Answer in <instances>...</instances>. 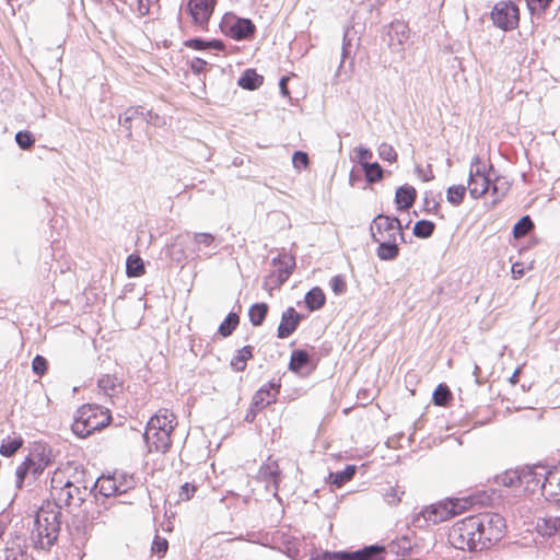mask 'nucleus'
Here are the masks:
<instances>
[{"label": "nucleus", "mask_w": 560, "mask_h": 560, "mask_svg": "<svg viewBox=\"0 0 560 560\" xmlns=\"http://www.w3.org/2000/svg\"><path fill=\"white\" fill-rule=\"evenodd\" d=\"M500 497L497 490L491 489L476 490L462 498H446L420 511V513L413 517L412 523L417 527L430 524L436 525L477 505H492Z\"/></svg>", "instance_id": "1"}, {"label": "nucleus", "mask_w": 560, "mask_h": 560, "mask_svg": "<svg viewBox=\"0 0 560 560\" xmlns=\"http://www.w3.org/2000/svg\"><path fill=\"white\" fill-rule=\"evenodd\" d=\"M61 511L51 502L42 504L35 513L30 538L36 548L48 549L58 539L61 529Z\"/></svg>", "instance_id": "2"}, {"label": "nucleus", "mask_w": 560, "mask_h": 560, "mask_svg": "<svg viewBox=\"0 0 560 560\" xmlns=\"http://www.w3.org/2000/svg\"><path fill=\"white\" fill-rule=\"evenodd\" d=\"M110 420L109 409L97 404H84L77 409L71 430L78 438L85 439L107 427Z\"/></svg>", "instance_id": "3"}, {"label": "nucleus", "mask_w": 560, "mask_h": 560, "mask_svg": "<svg viewBox=\"0 0 560 560\" xmlns=\"http://www.w3.org/2000/svg\"><path fill=\"white\" fill-rule=\"evenodd\" d=\"M479 527H482L481 521L474 515L458 521L448 532L450 544L459 550L477 551L480 547Z\"/></svg>", "instance_id": "4"}, {"label": "nucleus", "mask_w": 560, "mask_h": 560, "mask_svg": "<svg viewBox=\"0 0 560 560\" xmlns=\"http://www.w3.org/2000/svg\"><path fill=\"white\" fill-rule=\"evenodd\" d=\"M61 483V481H59ZM54 502L52 505H59L60 510L66 508H81L86 499L91 495L90 487L72 485L70 481H65L61 486L58 485L56 477L51 478V491Z\"/></svg>", "instance_id": "5"}, {"label": "nucleus", "mask_w": 560, "mask_h": 560, "mask_svg": "<svg viewBox=\"0 0 560 560\" xmlns=\"http://www.w3.org/2000/svg\"><path fill=\"white\" fill-rule=\"evenodd\" d=\"M135 485L133 478H130L129 482L125 488H121V485H118L116 476H100L90 487L91 495L94 497L95 503L98 506H104L107 509L108 505H113L115 502L124 503L122 501H117L116 497L122 493H126L129 489H132Z\"/></svg>", "instance_id": "6"}, {"label": "nucleus", "mask_w": 560, "mask_h": 560, "mask_svg": "<svg viewBox=\"0 0 560 560\" xmlns=\"http://www.w3.org/2000/svg\"><path fill=\"white\" fill-rule=\"evenodd\" d=\"M220 32L236 42L250 40L255 37L257 27L249 18L238 16L234 12H225L219 23Z\"/></svg>", "instance_id": "7"}, {"label": "nucleus", "mask_w": 560, "mask_h": 560, "mask_svg": "<svg viewBox=\"0 0 560 560\" xmlns=\"http://www.w3.org/2000/svg\"><path fill=\"white\" fill-rule=\"evenodd\" d=\"M310 560H385V556L383 546L373 544L357 550L314 551Z\"/></svg>", "instance_id": "8"}, {"label": "nucleus", "mask_w": 560, "mask_h": 560, "mask_svg": "<svg viewBox=\"0 0 560 560\" xmlns=\"http://www.w3.org/2000/svg\"><path fill=\"white\" fill-rule=\"evenodd\" d=\"M320 361L315 347L296 348L291 351L288 370L300 377H308Z\"/></svg>", "instance_id": "9"}, {"label": "nucleus", "mask_w": 560, "mask_h": 560, "mask_svg": "<svg viewBox=\"0 0 560 560\" xmlns=\"http://www.w3.org/2000/svg\"><path fill=\"white\" fill-rule=\"evenodd\" d=\"M490 171H494L492 164L487 170L479 155L472 156L468 175V190L472 199H479L489 190L491 183Z\"/></svg>", "instance_id": "10"}, {"label": "nucleus", "mask_w": 560, "mask_h": 560, "mask_svg": "<svg viewBox=\"0 0 560 560\" xmlns=\"http://www.w3.org/2000/svg\"><path fill=\"white\" fill-rule=\"evenodd\" d=\"M490 18L495 27L504 32L512 31L518 26V8L512 0L500 1L492 8Z\"/></svg>", "instance_id": "11"}, {"label": "nucleus", "mask_w": 560, "mask_h": 560, "mask_svg": "<svg viewBox=\"0 0 560 560\" xmlns=\"http://www.w3.org/2000/svg\"><path fill=\"white\" fill-rule=\"evenodd\" d=\"M542 468L546 466L538 463L533 466H525L522 468V487L524 491L534 493L537 489L541 490V494L544 495V487L552 488V479L555 474L552 470H546L544 474L538 472L536 469Z\"/></svg>", "instance_id": "12"}, {"label": "nucleus", "mask_w": 560, "mask_h": 560, "mask_svg": "<svg viewBox=\"0 0 560 560\" xmlns=\"http://www.w3.org/2000/svg\"><path fill=\"white\" fill-rule=\"evenodd\" d=\"M215 4L217 0H188L185 11L191 18L194 25L201 31H208Z\"/></svg>", "instance_id": "13"}, {"label": "nucleus", "mask_w": 560, "mask_h": 560, "mask_svg": "<svg viewBox=\"0 0 560 560\" xmlns=\"http://www.w3.org/2000/svg\"><path fill=\"white\" fill-rule=\"evenodd\" d=\"M352 31L353 26H347L343 31L340 62L335 74L336 77L340 75V72L345 69L347 62L349 71H353L354 58L361 45V39L360 37L355 38V34Z\"/></svg>", "instance_id": "14"}, {"label": "nucleus", "mask_w": 560, "mask_h": 560, "mask_svg": "<svg viewBox=\"0 0 560 560\" xmlns=\"http://www.w3.org/2000/svg\"><path fill=\"white\" fill-rule=\"evenodd\" d=\"M409 37L410 28L408 24L401 20H394L388 24L382 39L387 43L392 50L399 51L404 49V45Z\"/></svg>", "instance_id": "15"}, {"label": "nucleus", "mask_w": 560, "mask_h": 560, "mask_svg": "<svg viewBox=\"0 0 560 560\" xmlns=\"http://www.w3.org/2000/svg\"><path fill=\"white\" fill-rule=\"evenodd\" d=\"M46 468L34 463V457L27 455L15 470V487L22 489L24 486L33 485Z\"/></svg>", "instance_id": "16"}, {"label": "nucleus", "mask_w": 560, "mask_h": 560, "mask_svg": "<svg viewBox=\"0 0 560 560\" xmlns=\"http://www.w3.org/2000/svg\"><path fill=\"white\" fill-rule=\"evenodd\" d=\"M137 118H143L148 124H153L155 119L159 118L156 113H153L151 109L144 110L142 106H129L122 115H119L118 122L126 130V138L132 139V121Z\"/></svg>", "instance_id": "17"}, {"label": "nucleus", "mask_w": 560, "mask_h": 560, "mask_svg": "<svg viewBox=\"0 0 560 560\" xmlns=\"http://www.w3.org/2000/svg\"><path fill=\"white\" fill-rule=\"evenodd\" d=\"M305 316L299 313L293 306L285 308L280 318V323L277 328V337L279 339H287L291 337L299 328Z\"/></svg>", "instance_id": "18"}, {"label": "nucleus", "mask_w": 560, "mask_h": 560, "mask_svg": "<svg viewBox=\"0 0 560 560\" xmlns=\"http://www.w3.org/2000/svg\"><path fill=\"white\" fill-rule=\"evenodd\" d=\"M417 536L413 532H408L399 537H396L383 547V553L385 550L397 556H407L413 553L418 549Z\"/></svg>", "instance_id": "19"}, {"label": "nucleus", "mask_w": 560, "mask_h": 560, "mask_svg": "<svg viewBox=\"0 0 560 560\" xmlns=\"http://www.w3.org/2000/svg\"><path fill=\"white\" fill-rule=\"evenodd\" d=\"M143 441L148 447L150 453H166L171 445L172 439L171 435H167L166 431L162 430H151L150 428H145L143 433Z\"/></svg>", "instance_id": "20"}, {"label": "nucleus", "mask_w": 560, "mask_h": 560, "mask_svg": "<svg viewBox=\"0 0 560 560\" xmlns=\"http://www.w3.org/2000/svg\"><path fill=\"white\" fill-rule=\"evenodd\" d=\"M258 479L265 481L267 487L271 486L273 489V495L277 497L279 486L281 482V470L277 460H273L271 456L262 463L258 471Z\"/></svg>", "instance_id": "21"}, {"label": "nucleus", "mask_w": 560, "mask_h": 560, "mask_svg": "<svg viewBox=\"0 0 560 560\" xmlns=\"http://www.w3.org/2000/svg\"><path fill=\"white\" fill-rule=\"evenodd\" d=\"M281 389L280 378H271L268 383L262 385L253 396L254 406L267 407L276 401L277 396Z\"/></svg>", "instance_id": "22"}, {"label": "nucleus", "mask_w": 560, "mask_h": 560, "mask_svg": "<svg viewBox=\"0 0 560 560\" xmlns=\"http://www.w3.org/2000/svg\"><path fill=\"white\" fill-rule=\"evenodd\" d=\"M66 526L73 540L83 542L88 539L93 524L85 514H75L67 522Z\"/></svg>", "instance_id": "23"}, {"label": "nucleus", "mask_w": 560, "mask_h": 560, "mask_svg": "<svg viewBox=\"0 0 560 560\" xmlns=\"http://www.w3.org/2000/svg\"><path fill=\"white\" fill-rule=\"evenodd\" d=\"M378 244L376 248V256L380 260L390 261L396 259L399 256V246L396 241V234L389 233L388 237L385 240H381L378 237Z\"/></svg>", "instance_id": "24"}, {"label": "nucleus", "mask_w": 560, "mask_h": 560, "mask_svg": "<svg viewBox=\"0 0 560 560\" xmlns=\"http://www.w3.org/2000/svg\"><path fill=\"white\" fill-rule=\"evenodd\" d=\"M174 420L175 416L172 412H168L167 409L159 410L148 420L145 428L159 430L160 432L164 430L167 435H171L174 430Z\"/></svg>", "instance_id": "25"}, {"label": "nucleus", "mask_w": 560, "mask_h": 560, "mask_svg": "<svg viewBox=\"0 0 560 560\" xmlns=\"http://www.w3.org/2000/svg\"><path fill=\"white\" fill-rule=\"evenodd\" d=\"M417 199V190L413 186L404 184L396 189L394 202L399 212L407 211Z\"/></svg>", "instance_id": "26"}, {"label": "nucleus", "mask_w": 560, "mask_h": 560, "mask_svg": "<svg viewBox=\"0 0 560 560\" xmlns=\"http://www.w3.org/2000/svg\"><path fill=\"white\" fill-rule=\"evenodd\" d=\"M536 530L542 537H560V516H545L538 518Z\"/></svg>", "instance_id": "27"}, {"label": "nucleus", "mask_w": 560, "mask_h": 560, "mask_svg": "<svg viewBox=\"0 0 560 560\" xmlns=\"http://www.w3.org/2000/svg\"><path fill=\"white\" fill-rule=\"evenodd\" d=\"M264 80V77L256 69L247 68L238 77L237 85L243 90L255 91L262 85Z\"/></svg>", "instance_id": "28"}, {"label": "nucleus", "mask_w": 560, "mask_h": 560, "mask_svg": "<svg viewBox=\"0 0 560 560\" xmlns=\"http://www.w3.org/2000/svg\"><path fill=\"white\" fill-rule=\"evenodd\" d=\"M498 524L499 527L498 525H494V529L486 528V525L479 527L478 532L480 533V547H478V550L487 549L503 538L504 534L502 529V524Z\"/></svg>", "instance_id": "29"}, {"label": "nucleus", "mask_w": 560, "mask_h": 560, "mask_svg": "<svg viewBox=\"0 0 560 560\" xmlns=\"http://www.w3.org/2000/svg\"><path fill=\"white\" fill-rule=\"evenodd\" d=\"M326 303V295L320 287H313L304 296V304L308 312L320 310Z\"/></svg>", "instance_id": "30"}, {"label": "nucleus", "mask_w": 560, "mask_h": 560, "mask_svg": "<svg viewBox=\"0 0 560 560\" xmlns=\"http://www.w3.org/2000/svg\"><path fill=\"white\" fill-rule=\"evenodd\" d=\"M392 215H387L384 213H378L372 221L370 225L371 238L373 242H378L377 234H382L383 231L392 232L394 231L393 222L390 221Z\"/></svg>", "instance_id": "31"}, {"label": "nucleus", "mask_w": 560, "mask_h": 560, "mask_svg": "<svg viewBox=\"0 0 560 560\" xmlns=\"http://www.w3.org/2000/svg\"><path fill=\"white\" fill-rule=\"evenodd\" d=\"M494 480L499 486L514 489L521 488L522 468L508 469L504 472L497 475Z\"/></svg>", "instance_id": "32"}, {"label": "nucleus", "mask_w": 560, "mask_h": 560, "mask_svg": "<svg viewBox=\"0 0 560 560\" xmlns=\"http://www.w3.org/2000/svg\"><path fill=\"white\" fill-rule=\"evenodd\" d=\"M269 312V305L266 302H256L248 308V318L254 327L261 326Z\"/></svg>", "instance_id": "33"}, {"label": "nucleus", "mask_w": 560, "mask_h": 560, "mask_svg": "<svg viewBox=\"0 0 560 560\" xmlns=\"http://www.w3.org/2000/svg\"><path fill=\"white\" fill-rule=\"evenodd\" d=\"M254 347L246 345L238 349L231 360V368L236 372H242L246 369L247 361L253 358Z\"/></svg>", "instance_id": "34"}, {"label": "nucleus", "mask_w": 560, "mask_h": 560, "mask_svg": "<svg viewBox=\"0 0 560 560\" xmlns=\"http://www.w3.org/2000/svg\"><path fill=\"white\" fill-rule=\"evenodd\" d=\"M357 470L358 468L355 465L348 464L343 469L331 471L329 474L330 482L337 488H340L354 477Z\"/></svg>", "instance_id": "35"}, {"label": "nucleus", "mask_w": 560, "mask_h": 560, "mask_svg": "<svg viewBox=\"0 0 560 560\" xmlns=\"http://www.w3.org/2000/svg\"><path fill=\"white\" fill-rule=\"evenodd\" d=\"M23 443L24 440L21 435H8L1 441L0 455L3 457L13 456L23 446Z\"/></svg>", "instance_id": "36"}, {"label": "nucleus", "mask_w": 560, "mask_h": 560, "mask_svg": "<svg viewBox=\"0 0 560 560\" xmlns=\"http://www.w3.org/2000/svg\"><path fill=\"white\" fill-rule=\"evenodd\" d=\"M145 272L142 258L137 254H130L126 259V275L128 278H138Z\"/></svg>", "instance_id": "37"}, {"label": "nucleus", "mask_w": 560, "mask_h": 560, "mask_svg": "<svg viewBox=\"0 0 560 560\" xmlns=\"http://www.w3.org/2000/svg\"><path fill=\"white\" fill-rule=\"evenodd\" d=\"M453 394L445 383H440L432 393V402L435 406L447 407L451 405Z\"/></svg>", "instance_id": "38"}, {"label": "nucleus", "mask_w": 560, "mask_h": 560, "mask_svg": "<svg viewBox=\"0 0 560 560\" xmlns=\"http://www.w3.org/2000/svg\"><path fill=\"white\" fill-rule=\"evenodd\" d=\"M30 455L34 457V463L42 465L44 468H47L54 462L52 450L43 444L36 445Z\"/></svg>", "instance_id": "39"}, {"label": "nucleus", "mask_w": 560, "mask_h": 560, "mask_svg": "<svg viewBox=\"0 0 560 560\" xmlns=\"http://www.w3.org/2000/svg\"><path fill=\"white\" fill-rule=\"evenodd\" d=\"M240 324V316L235 312H230L218 327V334L223 337H230Z\"/></svg>", "instance_id": "40"}, {"label": "nucleus", "mask_w": 560, "mask_h": 560, "mask_svg": "<svg viewBox=\"0 0 560 560\" xmlns=\"http://www.w3.org/2000/svg\"><path fill=\"white\" fill-rule=\"evenodd\" d=\"M535 228L534 221L529 214L521 217L512 228V234L515 240H520Z\"/></svg>", "instance_id": "41"}, {"label": "nucleus", "mask_w": 560, "mask_h": 560, "mask_svg": "<svg viewBox=\"0 0 560 560\" xmlns=\"http://www.w3.org/2000/svg\"><path fill=\"white\" fill-rule=\"evenodd\" d=\"M434 230H435V223L433 221H430L427 219H421L415 223V225L412 228V234L416 237L427 240L433 235Z\"/></svg>", "instance_id": "42"}, {"label": "nucleus", "mask_w": 560, "mask_h": 560, "mask_svg": "<svg viewBox=\"0 0 560 560\" xmlns=\"http://www.w3.org/2000/svg\"><path fill=\"white\" fill-rule=\"evenodd\" d=\"M295 268V258L289 256L284 258L283 264L277 270V287L284 284Z\"/></svg>", "instance_id": "43"}, {"label": "nucleus", "mask_w": 560, "mask_h": 560, "mask_svg": "<svg viewBox=\"0 0 560 560\" xmlns=\"http://www.w3.org/2000/svg\"><path fill=\"white\" fill-rule=\"evenodd\" d=\"M474 516L478 517L479 521H481L482 526L486 525V528L494 529V525L499 526L498 523H501L503 534H505V529H506L505 520L499 513H478V514H475Z\"/></svg>", "instance_id": "44"}, {"label": "nucleus", "mask_w": 560, "mask_h": 560, "mask_svg": "<svg viewBox=\"0 0 560 560\" xmlns=\"http://www.w3.org/2000/svg\"><path fill=\"white\" fill-rule=\"evenodd\" d=\"M468 189V186L464 185H452L446 189V200L452 206H459L463 203L466 190Z\"/></svg>", "instance_id": "45"}, {"label": "nucleus", "mask_w": 560, "mask_h": 560, "mask_svg": "<svg viewBox=\"0 0 560 560\" xmlns=\"http://www.w3.org/2000/svg\"><path fill=\"white\" fill-rule=\"evenodd\" d=\"M364 178L369 184H375L383 178L384 170L378 162H371L362 168Z\"/></svg>", "instance_id": "46"}, {"label": "nucleus", "mask_w": 560, "mask_h": 560, "mask_svg": "<svg viewBox=\"0 0 560 560\" xmlns=\"http://www.w3.org/2000/svg\"><path fill=\"white\" fill-rule=\"evenodd\" d=\"M509 189L510 184L504 177L497 176L494 180L491 179L489 190L495 200L502 199Z\"/></svg>", "instance_id": "47"}, {"label": "nucleus", "mask_w": 560, "mask_h": 560, "mask_svg": "<svg viewBox=\"0 0 560 560\" xmlns=\"http://www.w3.org/2000/svg\"><path fill=\"white\" fill-rule=\"evenodd\" d=\"M14 140L21 150L27 151L34 147L36 138L30 130H19Z\"/></svg>", "instance_id": "48"}, {"label": "nucleus", "mask_w": 560, "mask_h": 560, "mask_svg": "<svg viewBox=\"0 0 560 560\" xmlns=\"http://www.w3.org/2000/svg\"><path fill=\"white\" fill-rule=\"evenodd\" d=\"M527 9L532 15L542 16L549 8L552 0H525Z\"/></svg>", "instance_id": "49"}, {"label": "nucleus", "mask_w": 560, "mask_h": 560, "mask_svg": "<svg viewBox=\"0 0 560 560\" xmlns=\"http://www.w3.org/2000/svg\"><path fill=\"white\" fill-rule=\"evenodd\" d=\"M281 552H283L291 560H299L300 548L299 542L295 539H288L283 542L280 548Z\"/></svg>", "instance_id": "50"}, {"label": "nucleus", "mask_w": 560, "mask_h": 560, "mask_svg": "<svg viewBox=\"0 0 560 560\" xmlns=\"http://www.w3.org/2000/svg\"><path fill=\"white\" fill-rule=\"evenodd\" d=\"M310 164L308 154L304 151L296 150L292 154V165L293 167L301 172L302 170H306Z\"/></svg>", "instance_id": "51"}, {"label": "nucleus", "mask_w": 560, "mask_h": 560, "mask_svg": "<svg viewBox=\"0 0 560 560\" xmlns=\"http://www.w3.org/2000/svg\"><path fill=\"white\" fill-rule=\"evenodd\" d=\"M377 153H378L380 159H382L383 161H387L389 163L397 161V152L395 151L393 145H390L386 142H382L378 145Z\"/></svg>", "instance_id": "52"}, {"label": "nucleus", "mask_w": 560, "mask_h": 560, "mask_svg": "<svg viewBox=\"0 0 560 560\" xmlns=\"http://www.w3.org/2000/svg\"><path fill=\"white\" fill-rule=\"evenodd\" d=\"M48 360L40 354H36L32 360V371L35 375H45L48 371Z\"/></svg>", "instance_id": "53"}, {"label": "nucleus", "mask_w": 560, "mask_h": 560, "mask_svg": "<svg viewBox=\"0 0 560 560\" xmlns=\"http://www.w3.org/2000/svg\"><path fill=\"white\" fill-rule=\"evenodd\" d=\"M30 532L28 526H24L22 523L21 527H18L15 524V528L9 533V538L14 540L15 542L21 545H27V534Z\"/></svg>", "instance_id": "54"}, {"label": "nucleus", "mask_w": 560, "mask_h": 560, "mask_svg": "<svg viewBox=\"0 0 560 560\" xmlns=\"http://www.w3.org/2000/svg\"><path fill=\"white\" fill-rule=\"evenodd\" d=\"M329 287L335 295H342L347 291L346 279L342 275H336L329 280Z\"/></svg>", "instance_id": "55"}, {"label": "nucleus", "mask_w": 560, "mask_h": 560, "mask_svg": "<svg viewBox=\"0 0 560 560\" xmlns=\"http://www.w3.org/2000/svg\"><path fill=\"white\" fill-rule=\"evenodd\" d=\"M354 152H355V161L358 164L361 165L362 168L364 166H366V164L371 163L370 160L372 159L373 153L369 148L359 145L354 149Z\"/></svg>", "instance_id": "56"}, {"label": "nucleus", "mask_w": 560, "mask_h": 560, "mask_svg": "<svg viewBox=\"0 0 560 560\" xmlns=\"http://www.w3.org/2000/svg\"><path fill=\"white\" fill-rule=\"evenodd\" d=\"M67 481H70L72 485L90 487L89 483L91 482V478H88L86 470L81 466L80 470L75 467L74 472Z\"/></svg>", "instance_id": "57"}, {"label": "nucleus", "mask_w": 560, "mask_h": 560, "mask_svg": "<svg viewBox=\"0 0 560 560\" xmlns=\"http://www.w3.org/2000/svg\"><path fill=\"white\" fill-rule=\"evenodd\" d=\"M168 549V541L166 538L155 535L152 541L151 550L160 557L164 556Z\"/></svg>", "instance_id": "58"}, {"label": "nucleus", "mask_w": 560, "mask_h": 560, "mask_svg": "<svg viewBox=\"0 0 560 560\" xmlns=\"http://www.w3.org/2000/svg\"><path fill=\"white\" fill-rule=\"evenodd\" d=\"M404 493L405 492L402 490H400L399 487H390L388 490H386V492L383 495H384V500L389 505H396L401 501V495Z\"/></svg>", "instance_id": "59"}, {"label": "nucleus", "mask_w": 560, "mask_h": 560, "mask_svg": "<svg viewBox=\"0 0 560 560\" xmlns=\"http://www.w3.org/2000/svg\"><path fill=\"white\" fill-rule=\"evenodd\" d=\"M18 551L11 550L10 548H0V560H25L27 555L22 553V549Z\"/></svg>", "instance_id": "60"}, {"label": "nucleus", "mask_w": 560, "mask_h": 560, "mask_svg": "<svg viewBox=\"0 0 560 560\" xmlns=\"http://www.w3.org/2000/svg\"><path fill=\"white\" fill-rule=\"evenodd\" d=\"M183 45L187 48H190L196 51H205L207 50V39L202 37H191L185 39Z\"/></svg>", "instance_id": "61"}, {"label": "nucleus", "mask_w": 560, "mask_h": 560, "mask_svg": "<svg viewBox=\"0 0 560 560\" xmlns=\"http://www.w3.org/2000/svg\"><path fill=\"white\" fill-rule=\"evenodd\" d=\"M97 386L105 394L109 395V392L115 389V386H116L115 378L109 374L102 375L97 380Z\"/></svg>", "instance_id": "62"}, {"label": "nucleus", "mask_w": 560, "mask_h": 560, "mask_svg": "<svg viewBox=\"0 0 560 560\" xmlns=\"http://www.w3.org/2000/svg\"><path fill=\"white\" fill-rule=\"evenodd\" d=\"M189 69L195 75H200L205 72L206 67L208 66V62L200 58V57H194L191 60L188 61Z\"/></svg>", "instance_id": "63"}, {"label": "nucleus", "mask_w": 560, "mask_h": 560, "mask_svg": "<svg viewBox=\"0 0 560 560\" xmlns=\"http://www.w3.org/2000/svg\"><path fill=\"white\" fill-rule=\"evenodd\" d=\"M194 241L197 244H201L207 247H211L214 245L215 236L211 233L199 232V233H195Z\"/></svg>", "instance_id": "64"}]
</instances>
